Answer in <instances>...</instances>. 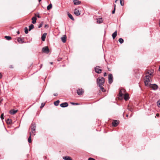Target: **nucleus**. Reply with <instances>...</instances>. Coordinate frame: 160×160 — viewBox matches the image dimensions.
I'll use <instances>...</instances> for the list:
<instances>
[{
  "mask_svg": "<svg viewBox=\"0 0 160 160\" xmlns=\"http://www.w3.org/2000/svg\"><path fill=\"white\" fill-rule=\"evenodd\" d=\"M107 75V73L106 72H105L104 74V76L105 77V76H106Z\"/></svg>",
  "mask_w": 160,
  "mask_h": 160,
  "instance_id": "obj_46",
  "label": "nucleus"
},
{
  "mask_svg": "<svg viewBox=\"0 0 160 160\" xmlns=\"http://www.w3.org/2000/svg\"><path fill=\"white\" fill-rule=\"evenodd\" d=\"M68 17L72 20L74 21V19L72 15L70 13H69L68 12Z\"/></svg>",
  "mask_w": 160,
  "mask_h": 160,
  "instance_id": "obj_19",
  "label": "nucleus"
},
{
  "mask_svg": "<svg viewBox=\"0 0 160 160\" xmlns=\"http://www.w3.org/2000/svg\"><path fill=\"white\" fill-rule=\"evenodd\" d=\"M104 82V78L103 77H99L97 79V83L98 86L103 85Z\"/></svg>",
  "mask_w": 160,
  "mask_h": 160,
  "instance_id": "obj_1",
  "label": "nucleus"
},
{
  "mask_svg": "<svg viewBox=\"0 0 160 160\" xmlns=\"http://www.w3.org/2000/svg\"><path fill=\"white\" fill-rule=\"evenodd\" d=\"M157 105L160 108V99L157 102Z\"/></svg>",
  "mask_w": 160,
  "mask_h": 160,
  "instance_id": "obj_34",
  "label": "nucleus"
},
{
  "mask_svg": "<svg viewBox=\"0 0 160 160\" xmlns=\"http://www.w3.org/2000/svg\"><path fill=\"white\" fill-rule=\"evenodd\" d=\"M17 33L18 34H19V31H18L17 32Z\"/></svg>",
  "mask_w": 160,
  "mask_h": 160,
  "instance_id": "obj_50",
  "label": "nucleus"
},
{
  "mask_svg": "<svg viewBox=\"0 0 160 160\" xmlns=\"http://www.w3.org/2000/svg\"><path fill=\"white\" fill-rule=\"evenodd\" d=\"M119 42L121 44H122L124 40L122 38H120L118 40Z\"/></svg>",
  "mask_w": 160,
  "mask_h": 160,
  "instance_id": "obj_31",
  "label": "nucleus"
},
{
  "mask_svg": "<svg viewBox=\"0 0 160 160\" xmlns=\"http://www.w3.org/2000/svg\"><path fill=\"white\" fill-rule=\"evenodd\" d=\"M43 24V22H42L39 25L38 27V28H40L42 26Z\"/></svg>",
  "mask_w": 160,
  "mask_h": 160,
  "instance_id": "obj_35",
  "label": "nucleus"
},
{
  "mask_svg": "<svg viewBox=\"0 0 160 160\" xmlns=\"http://www.w3.org/2000/svg\"><path fill=\"white\" fill-rule=\"evenodd\" d=\"M159 71H160V66H159Z\"/></svg>",
  "mask_w": 160,
  "mask_h": 160,
  "instance_id": "obj_53",
  "label": "nucleus"
},
{
  "mask_svg": "<svg viewBox=\"0 0 160 160\" xmlns=\"http://www.w3.org/2000/svg\"><path fill=\"white\" fill-rule=\"evenodd\" d=\"M1 119L2 120L4 119V117H3V114L2 113V114L1 115Z\"/></svg>",
  "mask_w": 160,
  "mask_h": 160,
  "instance_id": "obj_39",
  "label": "nucleus"
},
{
  "mask_svg": "<svg viewBox=\"0 0 160 160\" xmlns=\"http://www.w3.org/2000/svg\"><path fill=\"white\" fill-rule=\"evenodd\" d=\"M159 26L160 27V21L159 22Z\"/></svg>",
  "mask_w": 160,
  "mask_h": 160,
  "instance_id": "obj_56",
  "label": "nucleus"
},
{
  "mask_svg": "<svg viewBox=\"0 0 160 160\" xmlns=\"http://www.w3.org/2000/svg\"><path fill=\"white\" fill-rule=\"evenodd\" d=\"M68 104L67 102L62 103L60 104V106L62 108H65L68 106Z\"/></svg>",
  "mask_w": 160,
  "mask_h": 160,
  "instance_id": "obj_9",
  "label": "nucleus"
},
{
  "mask_svg": "<svg viewBox=\"0 0 160 160\" xmlns=\"http://www.w3.org/2000/svg\"><path fill=\"white\" fill-rule=\"evenodd\" d=\"M52 7V5L51 4H49L47 7V9L48 10H49L51 9Z\"/></svg>",
  "mask_w": 160,
  "mask_h": 160,
  "instance_id": "obj_27",
  "label": "nucleus"
},
{
  "mask_svg": "<svg viewBox=\"0 0 160 160\" xmlns=\"http://www.w3.org/2000/svg\"><path fill=\"white\" fill-rule=\"evenodd\" d=\"M97 23H101L102 22V18H99L97 19Z\"/></svg>",
  "mask_w": 160,
  "mask_h": 160,
  "instance_id": "obj_22",
  "label": "nucleus"
},
{
  "mask_svg": "<svg viewBox=\"0 0 160 160\" xmlns=\"http://www.w3.org/2000/svg\"><path fill=\"white\" fill-rule=\"evenodd\" d=\"M32 23L33 24H35L36 22L37 18L36 17H33L32 18Z\"/></svg>",
  "mask_w": 160,
  "mask_h": 160,
  "instance_id": "obj_16",
  "label": "nucleus"
},
{
  "mask_svg": "<svg viewBox=\"0 0 160 160\" xmlns=\"http://www.w3.org/2000/svg\"><path fill=\"white\" fill-rule=\"evenodd\" d=\"M58 94L57 93H54L53 94V95L54 96H56L58 95Z\"/></svg>",
  "mask_w": 160,
  "mask_h": 160,
  "instance_id": "obj_45",
  "label": "nucleus"
},
{
  "mask_svg": "<svg viewBox=\"0 0 160 160\" xmlns=\"http://www.w3.org/2000/svg\"><path fill=\"white\" fill-rule=\"evenodd\" d=\"M41 1H42V0H38V2H40Z\"/></svg>",
  "mask_w": 160,
  "mask_h": 160,
  "instance_id": "obj_54",
  "label": "nucleus"
},
{
  "mask_svg": "<svg viewBox=\"0 0 160 160\" xmlns=\"http://www.w3.org/2000/svg\"><path fill=\"white\" fill-rule=\"evenodd\" d=\"M32 130V132L33 134L34 135H35V132H36L35 131H33V130Z\"/></svg>",
  "mask_w": 160,
  "mask_h": 160,
  "instance_id": "obj_40",
  "label": "nucleus"
},
{
  "mask_svg": "<svg viewBox=\"0 0 160 160\" xmlns=\"http://www.w3.org/2000/svg\"><path fill=\"white\" fill-rule=\"evenodd\" d=\"M63 158L65 160H72V158L68 156H67L63 157Z\"/></svg>",
  "mask_w": 160,
  "mask_h": 160,
  "instance_id": "obj_20",
  "label": "nucleus"
},
{
  "mask_svg": "<svg viewBox=\"0 0 160 160\" xmlns=\"http://www.w3.org/2000/svg\"><path fill=\"white\" fill-rule=\"evenodd\" d=\"M123 116H124V113H123Z\"/></svg>",
  "mask_w": 160,
  "mask_h": 160,
  "instance_id": "obj_58",
  "label": "nucleus"
},
{
  "mask_svg": "<svg viewBox=\"0 0 160 160\" xmlns=\"http://www.w3.org/2000/svg\"><path fill=\"white\" fill-rule=\"evenodd\" d=\"M49 27V26L48 24H46L45 25L44 28H48Z\"/></svg>",
  "mask_w": 160,
  "mask_h": 160,
  "instance_id": "obj_42",
  "label": "nucleus"
},
{
  "mask_svg": "<svg viewBox=\"0 0 160 160\" xmlns=\"http://www.w3.org/2000/svg\"><path fill=\"white\" fill-rule=\"evenodd\" d=\"M36 125L35 123L34 122L32 123L30 126V128H31V130L35 131L36 130Z\"/></svg>",
  "mask_w": 160,
  "mask_h": 160,
  "instance_id": "obj_8",
  "label": "nucleus"
},
{
  "mask_svg": "<svg viewBox=\"0 0 160 160\" xmlns=\"http://www.w3.org/2000/svg\"><path fill=\"white\" fill-rule=\"evenodd\" d=\"M74 4L75 5H79L80 4V1H79V0H73Z\"/></svg>",
  "mask_w": 160,
  "mask_h": 160,
  "instance_id": "obj_13",
  "label": "nucleus"
},
{
  "mask_svg": "<svg viewBox=\"0 0 160 160\" xmlns=\"http://www.w3.org/2000/svg\"><path fill=\"white\" fill-rule=\"evenodd\" d=\"M17 111V110H11L10 111V113L11 114L14 115L15 114Z\"/></svg>",
  "mask_w": 160,
  "mask_h": 160,
  "instance_id": "obj_14",
  "label": "nucleus"
},
{
  "mask_svg": "<svg viewBox=\"0 0 160 160\" xmlns=\"http://www.w3.org/2000/svg\"><path fill=\"white\" fill-rule=\"evenodd\" d=\"M147 73H148V74L150 75H152V72H151V73H149V72H148Z\"/></svg>",
  "mask_w": 160,
  "mask_h": 160,
  "instance_id": "obj_44",
  "label": "nucleus"
},
{
  "mask_svg": "<svg viewBox=\"0 0 160 160\" xmlns=\"http://www.w3.org/2000/svg\"><path fill=\"white\" fill-rule=\"evenodd\" d=\"M115 6H116V5H115V7H114V10L112 12V14H114L115 13Z\"/></svg>",
  "mask_w": 160,
  "mask_h": 160,
  "instance_id": "obj_38",
  "label": "nucleus"
},
{
  "mask_svg": "<svg viewBox=\"0 0 160 160\" xmlns=\"http://www.w3.org/2000/svg\"><path fill=\"white\" fill-rule=\"evenodd\" d=\"M34 28V25L31 24L29 26V30L30 31L31 30L33 29Z\"/></svg>",
  "mask_w": 160,
  "mask_h": 160,
  "instance_id": "obj_24",
  "label": "nucleus"
},
{
  "mask_svg": "<svg viewBox=\"0 0 160 160\" xmlns=\"http://www.w3.org/2000/svg\"><path fill=\"white\" fill-rule=\"evenodd\" d=\"M61 40L62 41L65 43L66 42V36H64L61 38Z\"/></svg>",
  "mask_w": 160,
  "mask_h": 160,
  "instance_id": "obj_23",
  "label": "nucleus"
},
{
  "mask_svg": "<svg viewBox=\"0 0 160 160\" xmlns=\"http://www.w3.org/2000/svg\"><path fill=\"white\" fill-rule=\"evenodd\" d=\"M88 160H95V159L92 158H88Z\"/></svg>",
  "mask_w": 160,
  "mask_h": 160,
  "instance_id": "obj_41",
  "label": "nucleus"
},
{
  "mask_svg": "<svg viewBox=\"0 0 160 160\" xmlns=\"http://www.w3.org/2000/svg\"><path fill=\"white\" fill-rule=\"evenodd\" d=\"M45 105V104L44 103H42L41 104V106H40V108H43L44 107V106Z\"/></svg>",
  "mask_w": 160,
  "mask_h": 160,
  "instance_id": "obj_37",
  "label": "nucleus"
},
{
  "mask_svg": "<svg viewBox=\"0 0 160 160\" xmlns=\"http://www.w3.org/2000/svg\"><path fill=\"white\" fill-rule=\"evenodd\" d=\"M132 116V115H130V117H131Z\"/></svg>",
  "mask_w": 160,
  "mask_h": 160,
  "instance_id": "obj_57",
  "label": "nucleus"
},
{
  "mask_svg": "<svg viewBox=\"0 0 160 160\" xmlns=\"http://www.w3.org/2000/svg\"><path fill=\"white\" fill-rule=\"evenodd\" d=\"M128 109L129 111H130L131 112H132L133 111V109L132 108H128Z\"/></svg>",
  "mask_w": 160,
  "mask_h": 160,
  "instance_id": "obj_43",
  "label": "nucleus"
},
{
  "mask_svg": "<svg viewBox=\"0 0 160 160\" xmlns=\"http://www.w3.org/2000/svg\"><path fill=\"white\" fill-rule=\"evenodd\" d=\"M151 87L154 90H157L158 88V86L156 84H152Z\"/></svg>",
  "mask_w": 160,
  "mask_h": 160,
  "instance_id": "obj_15",
  "label": "nucleus"
},
{
  "mask_svg": "<svg viewBox=\"0 0 160 160\" xmlns=\"http://www.w3.org/2000/svg\"><path fill=\"white\" fill-rule=\"evenodd\" d=\"M102 85H99L98 86L100 88V89L102 90V91L103 92H105L106 90L104 89V88L102 87Z\"/></svg>",
  "mask_w": 160,
  "mask_h": 160,
  "instance_id": "obj_26",
  "label": "nucleus"
},
{
  "mask_svg": "<svg viewBox=\"0 0 160 160\" xmlns=\"http://www.w3.org/2000/svg\"><path fill=\"white\" fill-rule=\"evenodd\" d=\"M2 75L0 73V78H2Z\"/></svg>",
  "mask_w": 160,
  "mask_h": 160,
  "instance_id": "obj_48",
  "label": "nucleus"
},
{
  "mask_svg": "<svg viewBox=\"0 0 160 160\" xmlns=\"http://www.w3.org/2000/svg\"><path fill=\"white\" fill-rule=\"evenodd\" d=\"M42 51L43 52L48 54L49 52V49L47 46L45 47L42 48Z\"/></svg>",
  "mask_w": 160,
  "mask_h": 160,
  "instance_id": "obj_3",
  "label": "nucleus"
},
{
  "mask_svg": "<svg viewBox=\"0 0 160 160\" xmlns=\"http://www.w3.org/2000/svg\"><path fill=\"white\" fill-rule=\"evenodd\" d=\"M120 4L121 6H123L124 5V0H120Z\"/></svg>",
  "mask_w": 160,
  "mask_h": 160,
  "instance_id": "obj_32",
  "label": "nucleus"
},
{
  "mask_svg": "<svg viewBox=\"0 0 160 160\" xmlns=\"http://www.w3.org/2000/svg\"><path fill=\"white\" fill-rule=\"evenodd\" d=\"M42 64H41V67H40V68H42Z\"/></svg>",
  "mask_w": 160,
  "mask_h": 160,
  "instance_id": "obj_55",
  "label": "nucleus"
},
{
  "mask_svg": "<svg viewBox=\"0 0 160 160\" xmlns=\"http://www.w3.org/2000/svg\"><path fill=\"white\" fill-rule=\"evenodd\" d=\"M31 134H32V132H30V136L29 137L28 139V142L29 143H30L31 142L32 140H31Z\"/></svg>",
  "mask_w": 160,
  "mask_h": 160,
  "instance_id": "obj_21",
  "label": "nucleus"
},
{
  "mask_svg": "<svg viewBox=\"0 0 160 160\" xmlns=\"http://www.w3.org/2000/svg\"><path fill=\"white\" fill-rule=\"evenodd\" d=\"M125 90L123 89H121L119 91V95L120 97H122L124 95L125 92Z\"/></svg>",
  "mask_w": 160,
  "mask_h": 160,
  "instance_id": "obj_7",
  "label": "nucleus"
},
{
  "mask_svg": "<svg viewBox=\"0 0 160 160\" xmlns=\"http://www.w3.org/2000/svg\"><path fill=\"white\" fill-rule=\"evenodd\" d=\"M5 38L8 40H10L11 39V37L10 36H5Z\"/></svg>",
  "mask_w": 160,
  "mask_h": 160,
  "instance_id": "obj_28",
  "label": "nucleus"
},
{
  "mask_svg": "<svg viewBox=\"0 0 160 160\" xmlns=\"http://www.w3.org/2000/svg\"><path fill=\"white\" fill-rule=\"evenodd\" d=\"M117 34V31H115L112 35V38L113 39H114L116 38Z\"/></svg>",
  "mask_w": 160,
  "mask_h": 160,
  "instance_id": "obj_17",
  "label": "nucleus"
},
{
  "mask_svg": "<svg viewBox=\"0 0 160 160\" xmlns=\"http://www.w3.org/2000/svg\"><path fill=\"white\" fill-rule=\"evenodd\" d=\"M18 41L20 43H22L23 42V40L21 38H18Z\"/></svg>",
  "mask_w": 160,
  "mask_h": 160,
  "instance_id": "obj_25",
  "label": "nucleus"
},
{
  "mask_svg": "<svg viewBox=\"0 0 160 160\" xmlns=\"http://www.w3.org/2000/svg\"><path fill=\"white\" fill-rule=\"evenodd\" d=\"M74 13L77 16H78L80 15L79 11L76 8L74 10Z\"/></svg>",
  "mask_w": 160,
  "mask_h": 160,
  "instance_id": "obj_11",
  "label": "nucleus"
},
{
  "mask_svg": "<svg viewBox=\"0 0 160 160\" xmlns=\"http://www.w3.org/2000/svg\"><path fill=\"white\" fill-rule=\"evenodd\" d=\"M50 63L51 64H53V62H50Z\"/></svg>",
  "mask_w": 160,
  "mask_h": 160,
  "instance_id": "obj_52",
  "label": "nucleus"
},
{
  "mask_svg": "<svg viewBox=\"0 0 160 160\" xmlns=\"http://www.w3.org/2000/svg\"><path fill=\"white\" fill-rule=\"evenodd\" d=\"M112 125L114 127H116L119 124L118 121L117 120H114L112 123Z\"/></svg>",
  "mask_w": 160,
  "mask_h": 160,
  "instance_id": "obj_10",
  "label": "nucleus"
},
{
  "mask_svg": "<svg viewBox=\"0 0 160 160\" xmlns=\"http://www.w3.org/2000/svg\"><path fill=\"white\" fill-rule=\"evenodd\" d=\"M126 117H128V114H127L126 115Z\"/></svg>",
  "mask_w": 160,
  "mask_h": 160,
  "instance_id": "obj_51",
  "label": "nucleus"
},
{
  "mask_svg": "<svg viewBox=\"0 0 160 160\" xmlns=\"http://www.w3.org/2000/svg\"><path fill=\"white\" fill-rule=\"evenodd\" d=\"M156 116L157 117H158L159 116V114L158 113L156 114Z\"/></svg>",
  "mask_w": 160,
  "mask_h": 160,
  "instance_id": "obj_47",
  "label": "nucleus"
},
{
  "mask_svg": "<svg viewBox=\"0 0 160 160\" xmlns=\"http://www.w3.org/2000/svg\"><path fill=\"white\" fill-rule=\"evenodd\" d=\"M47 34L46 33H44L42 36L41 39L43 41H45Z\"/></svg>",
  "mask_w": 160,
  "mask_h": 160,
  "instance_id": "obj_12",
  "label": "nucleus"
},
{
  "mask_svg": "<svg viewBox=\"0 0 160 160\" xmlns=\"http://www.w3.org/2000/svg\"><path fill=\"white\" fill-rule=\"evenodd\" d=\"M151 77L149 75H146L145 78H144V82L146 86L148 85V82H150V78Z\"/></svg>",
  "mask_w": 160,
  "mask_h": 160,
  "instance_id": "obj_2",
  "label": "nucleus"
},
{
  "mask_svg": "<svg viewBox=\"0 0 160 160\" xmlns=\"http://www.w3.org/2000/svg\"><path fill=\"white\" fill-rule=\"evenodd\" d=\"M24 30H25V32L26 34H27L28 33V30L27 28L25 27L24 28Z\"/></svg>",
  "mask_w": 160,
  "mask_h": 160,
  "instance_id": "obj_33",
  "label": "nucleus"
},
{
  "mask_svg": "<svg viewBox=\"0 0 160 160\" xmlns=\"http://www.w3.org/2000/svg\"><path fill=\"white\" fill-rule=\"evenodd\" d=\"M124 99L125 100H127L129 98V95L128 94H125L124 95Z\"/></svg>",
  "mask_w": 160,
  "mask_h": 160,
  "instance_id": "obj_18",
  "label": "nucleus"
},
{
  "mask_svg": "<svg viewBox=\"0 0 160 160\" xmlns=\"http://www.w3.org/2000/svg\"><path fill=\"white\" fill-rule=\"evenodd\" d=\"M83 92V90L82 89H78L77 91V94L79 95H82Z\"/></svg>",
  "mask_w": 160,
  "mask_h": 160,
  "instance_id": "obj_6",
  "label": "nucleus"
},
{
  "mask_svg": "<svg viewBox=\"0 0 160 160\" xmlns=\"http://www.w3.org/2000/svg\"><path fill=\"white\" fill-rule=\"evenodd\" d=\"M6 122L8 124H10L12 123V121L10 119L8 118L6 120Z\"/></svg>",
  "mask_w": 160,
  "mask_h": 160,
  "instance_id": "obj_30",
  "label": "nucleus"
},
{
  "mask_svg": "<svg viewBox=\"0 0 160 160\" xmlns=\"http://www.w3.org/2000/svg\"><path fill=\"white\" fill-rule=\"evenodd\" d=\"M100 66H97L95 68V71L96 73H101L102 72V70L99 69Z\"/></svg>",
  "mask_w": 160,
  "mask_h": 160,
  "instance_id": "obj_4",
  "label": "nucleus"
},
{
  "mask_svg": "<svg viewBox=\"0 0 160 160\" xmlns=\"http://www.w3.org/2000/svg\"><path fill=\"white\" fill-rule=\"evenodd\" d=\"M59 102L60 101L59 100H57L54 102V104L55 106H57L58 105Z\"/></svg>",
  "mask_w": 160,
  "mask_h": 160,
  "instance_id": "obj_29",
  "label": "nucleus"
},
{
  "mask_svg": "<svg viewBox=\"0 0 160 160\" xmlns=\"http://www.w3.org/2000/svg\"><path fill=\"white\" fill-rule=\"evenodd\" d=\"M108 82L110 84H111L113 82V77L111 74L108 75Z\"/></svg>",
  "mask_w": 160,
  "mask_h": 160,
  "instance_id": "obj_5",
  "label": "nucleus"
},
{
  "mask_svg": "<svg viewBox=\"0 0 160 160\" xmlns=\"http://www.w3.org/2000/svg\"><path fill=\"white\" fill-rule=\"evenodd\" d=\"M37 17L38 18H40L41 17H40V16L39 15H38Z\"/></svg>",
  "mask_w": 160,
  "mask_h": 160,
  "instance_id": "obj_49",
  "label": "nucleus"
},
{
  "mask_svg": "<svg viewBox=\"0 0 160 160\" xmlns=\"http://www.w3.org/2000/svg\"><path fill=\"white\" fill-rule=\"evenodd\" d=\"M71 103L73 105H78L79 104L78 103L72 102H71Z\"/></svg>",
  "mask_w": 160,
  "mask_h": 160,
  "instance_id": "obj_36",
  "label": "nucleus"
}]
</instances>
